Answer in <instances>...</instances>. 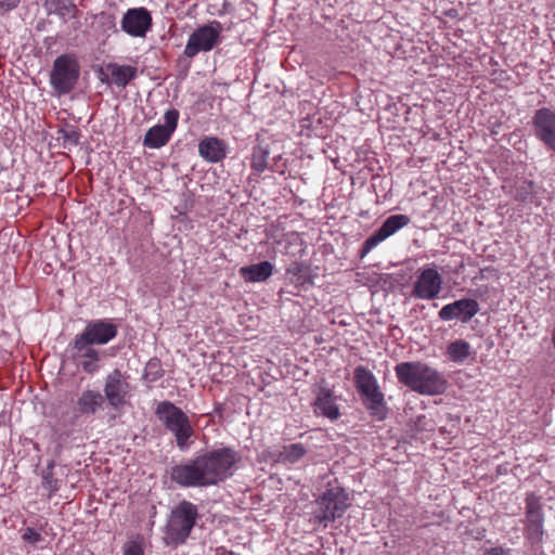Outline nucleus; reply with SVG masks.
Here are the masks:
<instances>
[{
	"instance_id": "1",
	"label": "nucleus",
	"mask_w": 555,
	"mask_h": 555,
	"mask_svg": "<svg viewBox=\"0 0 555 555\" xmlns=\"http://www.w3.org/2000/svg\"><path fill=\"white\" fill-rule=\"evenodd\" d=\"M240 460V453L232 448L212 449L172 466L169 477L183 488L216 486L233 475Z\"/></svg>"
},
{
	"instance_id": "2",
	"label": "nucleus",
	"mask_w": 555,
	"mask_h": 555,
	"mask_svg": "<svg viewBox=\"0 0 555 555\" xmlns=\"http://www.w3.org/2000/svg\"><path fill=\"white\" fill-rule=\"evenodd\" d=\"M395 373L400 384L423 396H439L448 388L444 374L422 361L400 362Z\"/></svg>"
},
{
	"instance_id": "3",
	"label": "nucleus",
	"mask_w": 555,
	"mask_h": 555,
	"mask_svg": "<svg viewBox=\"0 0 555 555\" xmlns=\"http://www.w3.org/2000/svg\"><path fill=\"white\" fill-rule=\"evenodd\" d=\"M155 414L165 428L175 436L179 450L188 451L192 443L190 439L194 435L189 416L170 401L159 402Z\"/></svg>"
},
{
	"instance_id": "4",
	"label": "nucleus",
	"mask_w": 555,
	"mask_h": 555,
	"mask_svg": "<svg viewBox=\"0 0 555 555\" xmlns=\"http://www.w3.org/2000/svg\"><path fill=\"white\" fill-rule=\"evenodd\" d=\"M353 380L370 414L377 420H384L387 412L386 402L374 374L365 366L359 365L353 371Z\"/></svg>"
},
{
	"instance_id": "5",
	"label": "nucleus",
	"mask_w": 555,
	"mask_h": 555,
	"mask_svg": "<svg viewBox=\"0 0 555 555\" xmlns=\"http://www.w3.org/2000/svg\"><path fill=\"white\" fill-rule=\"evenodd\" d=\"M199 517L198 507L190 501H180L170 512L166 534L170 543L182 544L190 537Z\"/></svg>"
},
{
	"instance_id": "6",
	"label": "nucleus",
	"mask_w": 555,
	"mask_h": 555,
	"mask_svg": "<svg viewBox=\"0 0 555 555\" xmlns=\"http://www.w3.org/2000/svg\"><path fill=\"white\" fill-rule=\"evenodd\" d=\"M348 506L345 490L339 487L330 488L315 500L313 519L319 524L335 521L344 515Z\"/></svg>"
},
{
	"instance_id": "7",
	"label": "nucleus",
	"mask_w": 555,
	"mask_h": 555,
	"mask_svg": "<svg viewBox=\"0 0 555 555\" xmlns=\"http://www.w3.org/2000/svg\"><path fill=\"white\" fill-rule=\"evenodd\" d=\"M79 78V66L69 55H60L53 63L50 82L53 89L61 95L69 93Z\"/></svg>"
},
{
	"instance_id": "8",
	"label": "nucleus",
	"mask_w": 555,
	"mask_h": 555,
	"mask_svg": "<svg viewBox=\"0 0 555 555\" xmlns=\"http://www.w3.org/2000/svg\"><path fill=\"white\" fill-rule=\"evenodd\" d=\"M221 31L222 26L217 21L198 27L189 37L184 54L193 59L199 52L211 51L219 43Z\"/></svg>"
},
{
	"instance_id": "9",
	"label": "nucleus",
	"mask_w": 555,
	"mask_h": 555,
	"mask_svg": "<svg viewBox=\"0 0 555 555\" xmlns=\"http://www.w3.org/2000/svg\"><path fill=\"white\" fill-rule=\"evenodd\" d=\"M118 333V325L109 319L91 320L76 337L91 345H106L113 340Z\"/></svg>"
},
{
	"instance_id": "10",
	"label": "nucleus",
	"mask_w": 555,
	"mask_h": 555,
	"mask_svg": "<svg viewBox=\"0 0 555 555\" xmlns=\"http://www.w3.org/2000/svg\"><path fill=\"white\" fill-rule=\"evenodd\" d=\"M442 276L434 268L421 270L413 284L411 296L423 300L436 299L442 289Z\"/></svg>"
},
{
	"instance_id": "11",
	"label": "nucleus",
	"mask_w": 555,
	"mask_h": 555,
	"mask_svg": "<svg viewBox=\"0 0 555 555\" xmlns=\"http://www.w3.org/2000/svg\"><path fill=\"white\" fill-rule=\"evenodd\" d=\"M179 111L168 109L164 115L165 125H156L147 130L143 144L150 149H160L170 140L178 126Z\"/></svg>"
},
{
	"instance_id": "12",
	"label": "nucleus",
	"mask_w": 555,
	"mask_h": 555,
	"mask_svg": "<svg viewBox=\"0 0 555 555\" xmlns=\"http://www.w3.org/2000/svg\"><path fill=\"white\" fill-rule=\"evenodd\" d=\"M409 223L410 218L406 215H392L388 217L383 222V224L364 241L360 249L361 258L365 257L379 243L393 235L397 231L404 228Z\"/></svg>"
},
{
	"instance_id": "13",
	"label": "nucleus",
	"mask_w": 555,
	"mask_h": 555,
	"mask_svg": "<svg viewBox=\"0 0 555 555\" xmlns=\"http://www.w3.org/2000/svg\"><path fill=\"white\" fill-rule=\"evenodd\" d=\"M129 388V383L121 371L115 369L105 378L104 400L106 399L114 409H118L126 403Z\"/></svg>"
},
{
	"instance_id": "14",
	"label": "nucleus",
	"mask_w": 555,
	"mask_h": 555,
	"mask_svg": "<svg viewBox=\"0 0 555 555\" xmlns=\"http://www.w3.org/2000/svg\"><path fill=\"white\" fill-rule=\"evenodd\" d=\"M480 310L476 299L462 298L451 304L444 305L438 312L442 321L459 320L462 323H468Z\"/></svg>"
},
{
	"instance_id": "15",
	"label": "nucleus",
	"mask_w": 555,
	"mask_h": 555,
	"mask_svg": "<svg viewBox=\"0 0 555 555\" xmlns=\"http://www.w3.org/2000/svg\"><path fill=\"white\" fill-rule=\"evenodd\" d=\"M151 27L152 16L145 8L129 9L121 20V29L132 37H145Z\"/></svg>"
},
{
	"instance_id": "16",
	"label": "nucleus",
	"mask_w": 555,
	"mask_h": 555,
	"mask_svg": "<svg viewBox=\"0 0 555 555\" xmlns=\"http://www.w3.org/2000/svg\"><path fill=\"white\" fill-rule=\"evenodd\" d=\"M532 124L537 138L555 152V113L545 107L540 108L535 112Z\"/></svg>"
},
{
	"instance_id": "17",
	"label": "nucleus",
	"mask_w": 555,
	"mask_h": 555,
	"mask_svg": "<svg viewBox=\"0 0 555 555\" xmlns=\"http://www.w3.org/2000/svg\"><path fill=\"white\" fill-rule=\"evenodd\" d=\"M526 537L531 543H539L543 537V516L537 498L526 500Z\"/></svg>"
},
{
	"instance_id": "18",
	"label": "nucleus",
	"mask_w": 555,
	"mask_h": 555,
	"mask_svg": "<svg viewBox=\"0 0 555 555\" xmlns=\"http://www.w3.org/2000/svg\"><path fill=\"white\" fill-rule=\"evenodd\" d=\"M74 350L76 352V357L81 359L80 366L81 369L89 374H94L99 370L98 362L101 359V354L99 350H96L93 345L83 341L82 339L75 336L73 343Z\"/></svg>"
},
{
	"instance_id": "19",
	"label": "nucleus",
	"mask_w": 555,
	"mask_h": 555,
	"mask_svg": "<svg viewBox=\"0 0 555 555\" xmlns=\"http://www.w3.org/2000/svg\"><path fill=\"white\" fill-rule=\"evenodd\" d=\"M199 155L209 163L221 162L227 155V146L223 140L216 137H206L198 144Z\"/></svg>"
},
{
	"instance_id": "20",
	"label": "nucleus",
	"mask_w": 555,
	"mask_h": 555,
	"mask_svg": "<svg viewBox=\"0 0 555 555\" xmlns=\"http://www.w3.org/2000/svg\"><path fill=\"white\" fill-rule=\"evenodd\" d=\"M314 410L317 413L335 421L339 417V409L335 403V397L332 391L321 388L314 401Z\"/></svg>"
},
{
	"instance_id": "21",
	"label": "nucleus",
	"mask_w": 555,
	"mask_h": 555,
	"mask_svg": "<svg viewBox=\"0 0 555 555\" xmlns=\"http://www.w3.org/2000/svg\"><path fill=\"white\" fill-rule=\"evenodd\" d=\"M273 273V264L270 261H261L259 263L242 267L240 275L248 283L264 282Z\"/></svg>"
},
{
	"instance_id": "22",
	"label": "nucleus",
	"mask_w": 555,
	"mask_h": 555,
	"mask_svg": "<svg viewBox=\"0 0 555 555\" xmlns=\"http://www.w3.org/2000/svg\"><path fill=\"white\" fill-rule=\"evenodd\" d=\"M104 396L98 390H85L77 399V409L82 415L95 414L104 404Z\"/></svg>"
},
{
	"instance_id": "23",
	"label": "nucleus",
	"mask_w": 555,
	"mask_h": 555,
	"mask_svg": "<svg viewBox=\"0 0 555 555\" xmlns=\"http://www.w3.org/2000/svg\"><path fill=\"white\" fill-rule=\"evenodd\" d=\"M111 74L112 82L117 87L125 88L132 79L135 78L138 69L131 65H119L109 63L106 66Z\"/></svg>"
},
{
	"instance_id": "24",
	"label": "nucleus",
	"mask_w": 555,
	"mask_h": 555,
	"mask_svg": "<svg viewBox=\"0 0 555 555\" xmlns=\"http://www.w3.org/2000/svg\"><path fill=\"white\" fill-rule=\"evenodd\" d=\"M307 454V449L301 443L285 446L279 453V462L284 464H296Z\"/></svg>"
},
{
	"instance_id": "25",
	"label": "nucleus",
	"mask_w": 555,
	"mask_h": 555,
	"mask_svg": "<svg viewBox=\"0 0 555 555\" xmlns=\"http://www.w3.org/2000/svg\"><path fill=\"white\" fill-rule=\"evenodd\" d=\"M447 354L453 362H464L470 356V345L464 339H456L448 346Z\"/></svg>"
},
{
	"instance_id": "26",
	"label": "nucleus",
	"mask_w": 555,
	"mask_h": 555,
	"mask_svg": "<svg viewBox=\"0 0 555 555\" xmlns=\"http://www.w3.org/2000/svg\"><path fill=\"white\" fill-rule=\"evenodd\" d=\"M270 150L268 145H257L253 149L250 167L253 170L261 173L267 169Z\"/></svg>"
},
{
	"instance_id": "27",
	"label": "nucleus",
	"mask_w": 555,
	"mask_h": 555,
	"mask_svg": "<svg viewBox=\"0 0 555 555\" xmlns=\"http://www.w3.org/2000/svg\"><path fill=\"white\" fill-rule=\"evenodd\" d=\"M164 375V370L162 366L160 361L157 358H153L147 361L145 369H144V375L143 378L147 383H155Z\"/></svg>"
},
{
	"instance_id": "28",
	"label": "nucleus",
	"mask_w": 555,
	"mask_h": 555,
	"mask_svg": "<svg viewBox=\"0 0 555 555\" xmlns=\"http://www.w3.org/2000/svg\"><path fill=\"white\" fill-rule=\"evenodd\" d=\"M76 11V5L67 0H56L54 3V12L62 18L73 17Z\"/></svg>"
},
{
	"instance_id": "29",
	"label": "nucleus",
	"mask_w": 555,
	"mask_h": 555,
	"mask_svg": "<svg viewBox=\"0 0 555 555\" xmlns=\"http://www.w3.org/2000/svg\"><path fill=\"white\" fill-rule=\"evenodd\" d=\"M124 555H144V546L142 541L131 540L124 544Z\"/></svg>"
},
{
	"instance_id": "30",
	"label": "nucleus",
	"mask_w": 555,
	"mask_h": 555,
	"mask_svg": "<svg viewBox=\"0 0 555 555\" xmlns=\"http://www.w3.org/2000/svg\"><path fill=\"white\" fill-rule=\"evenodd\" d=\"M533 184L530 181H522L519 186L516 189L515 198L520 202H527L528 196L531 194Z\"/></svg>"
},
{
	"instance_id": "31",
	"label": "nucleus",
	"mask_w": 555,
	"mask_h": 555,
	"mask_svg": "<svg viewBox=\"0 0 555 555\" xmlns=\"http://www.w3.org/2000/svg\"><path fill=\"white\" fill-rule=\"evenodd\" d=\"M43 487L49 491L50 496L59 490L57 480L51 475L43 476Z\"/></svg>"
},
{
	"instance_id": "32",
	"label": "nucleus",
	"mask_w": 555,
	"mask_h": 555,
	"mask_svg": "<svg viewBox=\"0 0 555 555\" xmlns=\"http://www.w3.org/2000/svg\"><path fill=\"white\" fill-rule=\"evenodd\" d=\"M41 534L33 528H27L23 533V540L33 544L41 541Z\"/></svg>"
},
{
	"instance_id": "33",
	"label": "nucleus",
	"mask_w": 555,
	"mask_h": 555,
	"mask_svg": "<svg viewBox=\"0 0 555 555\" xmlns=\"http://www.w3.org/2000/svg\"><path fill=\"white\" fill-rule=\"evenodd\" d=\"M79 138H80L79 132L74 129L64 131V133H63V139L73 145L79 144Z\"/></svg>"
},
{
	"instance_id": "34",
	"label": "nucleus",
	"mask_w": 555,
	"mask_h": 555,
	"mask_svg": "<svg viewBox=\"0 0 555 555\" xmlns=\"http://www.w3.org/2000/svg\"><path fill=\"white\" fill-rule=\"evenodd\" d=\"M21 0H0V11L10 12L16 9Z\"/></svg>"
},
{
	"instance_id": "35",
	"label": "nucleus",
	"mask_w": 555,
	"mask_h": 555,
	"mask_svg": "<svg viewBox=\"0 0 555 555\" xmlns=\"http://www.w3.org/2000/svg\"><path fill=\"white\" fill-rule=\"evenodd\" d=\"M482 555H509V553L502 547H491L486 550Z\"/></svg>"
}]
</instances>
